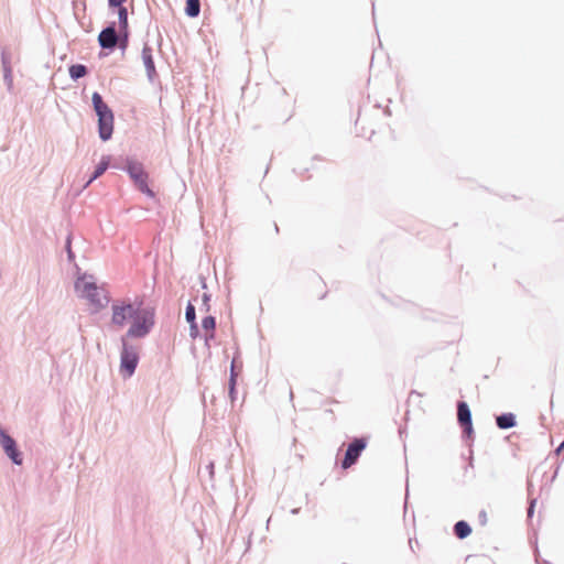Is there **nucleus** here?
Segmentation results:
<instances>
[{
  "instance_id": "obj_10",
  "label": "nucleus",
  "mask_w": 564,
  "mask_h": 564,
  "mask_svg": "<svg viewBox=\"0 0 564 564\" xmlns=\"http://www.w3.org/2000/svg\"><path fill=\"white\" fill-rule=\"evenodd\" d=\"M98 41L104 48H113L118 42V36L113 26L102 30L98 36Z\"/></svg>"
},
{
  "instance_id": "obj_8",
  "label": "nucleus",
  "mask_w": 564,
  "mask_h": 564,
  "mask_svg": "<svg viewBox=\"0 0 564 564\" xmlns=\"http://www.w3.org/2000/svg\"><path fill=\"white\" fill-rule=\"evenodd\" d=\"M0 443L7 453V455L13 460V463L20 465L22 463L21 454L17 449L15 441L6 434L3 431H0Z\"/></svg>"
},
{
  "instance_id": "obj_7",
  "label": "nucleus",
  "mask_w": 564,
  "mask_h": 564,
  "mask_svg": "<svg viewBox=\"0 0 564 564\" xmlns=\"http://www.w3.org/2000/svg\"><path fill=\"white\" fill-rule=\"evenodd\" d=\"M135 313L131 304L115 305L112 307V323L121 327L129 318L134 317Z\"/></svg>"
},
{
  "instance_id": "obj_18",
  "label": "nucleus",
  "mask_w": 564,
  "mask_h": 564,
  "mask_svg": "<svg viewBox=\"0 0 564 564\" xmlns=\"http://www.w3.org/2000/svg\"><path fill=\"white\" fill-rule=\"evenodd\" d=\"M119 10H118V18H119V24H120V29L121 30H127L128 28V12H127V9L124 7H122V4L120 7H118Z\"/></svg>"
},
{
  "instance_id": "obj_21",
  "label": "nucleus",
  "mask_w": 564,
  "mask_h": 564,
  "mask_svg": "<svg viewBox=\"0 0 564 564\" xmlns=\"http://www.w3.org/2000/svg\"><path fill=\"white\" fill-rule=\"evenodd\" d=\"M191 324V327H189V336L195 339L198 337L199 335V329H198V326L196 324V322H193V323H189Z\"/></svg>"
},
{
  "instance_id": "obj_25",
  "label": "nucleus",
  "mask_w": 564,
  "mask_h": 564,
  "mask_svg": "<svg viewBox=\"0 0 564 564\" xmlns=\"http://www.w3.org/2000/svg\"><path fill=\"white\" fill-rule=\"evenodd\" d=\"M562 451H563V447H561V445H560V446L557 447V449H556V453L558 454V453H561Z\"/></svg>"
},
{
  "instance_id": "obj_24",
  "label": "nucleus",
  "mask_w": 564,
  "mask_h": 564,
  "mask_svg": "<svg viewBox=\"0 0 564 564\" xmlns=\"http://www.w3.org/2000/svg\"><path fill=\"white\" fill-rule=\"evenodd\" d=\"M230 381H231V392H232L234 391V387H235V379H234V377H231Z\"/></svg>"
},
{
  "instance_id": "obj_17",
  "label": "nucleus",
  "mask_w": 564,
  "mask_h": 564,
  "mask_svg": "<svg viewBox=\"0 0 564 564\" xmlns=\"http://www.w3.org/2000/svg\"><path fill=\"white\" fill-rule=\"evenodd\" d=\"M87 74L86 66L82 64L72 65L69 67V75L73 79H78Z\"/></svg>"
},
{
  "instance_id": "obj_13",
  "label": "nucleus",
  "mask_w": 564,
  "mask_h": 564,
  "mask_svg": "<svg viewBox=\"0 0 564 564\" xmlns=\"http://www.w3.org/2000/svg\"><path fill=\"white\" fill-rule=\"evenodd\" d=\"M496 422H497V425L503 430L513 427L516 425V419L512 413H507V414L497 416Z\"/></svg>"
},
{
  "instance_id": "obj_14",
  "label": "nucleus",
  "mask_w": 564,
  "mask_h": 564,
  "mask_svg": "<svg viewBox=\"0 0 564 564\" xmlns=\"http://www.w3.org/2000/svg\"><path fill=\"white\" fill-rule=\"evenodd\" d=\"M109 163H110V158L109 156H104L101 159V161L99 162V164L96 166V170H95L93 176L89 178L87 184H90L94 180H96L99 176H101L106 172V170L108 169Z\"/></svg>"
},
{
  "instance_id": "obj_11",
  "label": "nucleus",
  "mask_w": 564,
  "mask_h": 564,
  "mask_svg": "<svg viewBox=\"0 0 564 564\" xmlns=\"http://www.w3.org/2000/svg\"><path fill=\"white\" fill-rule=\"evenodd\" d=\"M142 61L145 66L148 76L153 78L156 75L155 65L152 56V48L145 45L142 50Z\"/></svg>"
},
{
  "instance_id": "obj_5",
  "label": "nucleus",
  "mask_w": 564,
  "mask_h": 564,
  "mask_svg": "<svg viewBox=\"0 0 564 564\" xmlns=\"http://www.w3.org/2000/svg\"><path fill=\"white\" fill-rule=\"evenodd\" d=\"M138 359L139 358L137 351L123 344L120 369L124 376L130 377L134 372L138 365Z\"/></svg>"
},
{
  "instance_id": "obj_23",
  "label": "nucleus",
  "mask_w": 564,
  "mask_h": 564,
  "mask_svg": "<svg viewBox=\"0 0 564 564\" xmlns=\"http://www.w3.org/2000/svg\"><path fill=\"white\" fill-rule=\"evenodd\" d=\"M67 253H68L69 259H73L74 254H73V251L70 248V238L69 237L67 239Z\"/></svg>"
},
{
  "instance_id": "obj_26",
  "label": "nucleus",
  "mask_w": 564,
  "mask_h": 564,
  "mask_svg": "<svg viewBox=\"0 0 564 564\" xmlns=\"http://www.w3.org/2000/svg\"><path fill=\"white\" fill-rule=\"evenodd\" d=\"M561 447H563V448H564V442L561 444Z\"/></svg>"
},
{
  "instance_id": "obj_16",
  "label": "nucleus",
  "mask_w": 564,
  "mask_h": 564,
  "mask_svg": "<svg viewBox=\"0 0 564 564\" xmlns=\"http://www.w3.org/2000/svg\"><path fill=\"white\" fill-rule=\"evenodd\" d=\"M200 3L199 0H186L185 12L188 17L195 18L199 14Z\"/></svg>"
},
{
  "instance_id": "obj_12",
  "label": "nucleus",
  "mask_w": 564,
  "mask_h": 564,
  "mask_svg": "<svg viewBox=\"0 0 564 564\" xmlns=\"http://www.w3.org/2000/svg\"><path fill=\"white\" fill-rule=\"evenodd\" d=\"M203 336L206 343L215 338L216 321L213 316H206L202 321Z\"/></svg>"
},
{
  "instance_id": "obj_22",
  "label": "nucleus",
  "mask_w": 564,
  "mask_h": 564,
  "mask_svg": "<svg viewBox=\"0 0 564 564\" xmlns=\"http://www.w3.org/2000/svg\"><path fill=\"white\" fill-rule=\"evenodd\" d=\"M110 7H120L127 0H108Z\"/></svg>"
},
{
  "instance_id": "obj_20",
  "label": "nucleus",
  "mask_w": 564,
  "mask_h": 564,
  "mask_svg": "<svg viewBox=\"0 0 564 564\" xmlns=\"http://www.w3.org/2000/svg\"><path fill=\"white\" fill-rule=\"evenodd\" d=\"M478 522L481 527H486L488 524V513L486 510H480L478 513Z\"/></svg>"
},
{
  "instance_id": "obj_9",
  "label": "nucleus",
  "mask_w": 564,
  "mask_h": 564,
  "mask_svg": "<svg viewBox=\"0 0 564 564\" xmlns=\"http://www.w3.org/2000/svg\"><path fill=\"white\" fill-rule=\"evenodd\" d=\"M457 420L465 432L470 434L473 431L471 413L466 402H459L457 405Z\"/></svg>"
},
{
  "instance_id": "obj_19",
  "label": "nucleus",
  "mask_w": 564,
  "mask_h": 564,
  "mask_svg": "<svg viewBox=\"0 0 564 564\" xmlns=\"http://www.w3.org/2000/svg\"><path fill=\"white\" fill-rule=\"evenodd\" d=\"M195 307L193 304L188 303L185 311V318L188 323H193L195 322Z\"/></svg>"
},
{
  "instance_id": "obj_3",
  "label": "nucleus",
  "mask_w": 564,
  "mask_h": 564,
  "mask_svg": "<svg viewBox=\"0 0 564 564\" xmlns=\"http://www.w3.org/2000/svg\"><path fill=\"white\" fill-rule=\"evenodd\" d=\"M134 321L128 330V335L131 337H142L149 333L153 325V315L148 312L135 313Z\"/></svg>"
},
{
  "instance_id": "obj_2",
  "label": "nucleus",
  "mask_w": 564,
  "mask_h": 564,
  "mask_svg": "<svg viewBox=\"0 0 564 564\" xmlns=\"http://www.w3.org/2000/svg\"><path fill=\"white\" fill-rule=\"evenodd\" d=\"M94 109L98 116V131L101 140L107 141L111 138L113 132V113L108 105L102 100L99 93H94L91 96Z\"/></svg>"
},
{
  "instance_id": "obj_15",
  "label": "nucleus",
  "mask_w": 564,
  "mask_h": 564,
  "mask_svg": "<svg viewBox=\"0 0 564 564\" xmlns=\"http://www.w3.org/2000/svg\"><path fill=\"white\" fill-rule=\"evenodd\" d=\"M454 532L458 539H465L471 533V529L467 522L458 521L454 525Z\"/></svg>"
},
{
  "instance_id": "obj_1",
  "label": "nucleus",
  "mask_w": 564,
  "mask_h": 564,
  "mask_svg": "<svg viewBox=\"0 0 564 564\" xmlns=\"http://www.w3.org/2000/svg\"><path fill=\"white\" fill-rule=\"evenodd\" d=\"M75 289L79 296L88 301L93 312H98L100 308L107 306L109 302L107 292L86 278L78 279Z\"/></svg>"
},
{
  "instance_id": "obj_6",
  "label": "nucleus",
  "mask_w": 564,
  "mask_h": 564,
  "mask_svg": "<svg viewBox=\"0 0 564 564\" xmlns=\"http://www.w3.org/2000/svg\"><path fill=\"white\" fill-rule=\"evenodd\" d=\"M129 174L142 193H144L149 197H154L153 191L148 186L149 176L140 165L130 166Z\"/></svg>"
},
{
  "instance_id": "obj_4",
  "label": "nucleus",
  "mask_w": 564,
  "mask_h": 564,
  "mask_svg": "<svg viewBox=\"0 0 564 564\" xmlns=\"http://www.w3.org/2000/svg\"><path fill=\"white\" fill-rule=\"evenodd\" d=\"M367 442L365 438H355L348 446L346 451L345 458L341 463L343 468L347 469L352 466L361 452L366 448Z\"/></svg>"
}]
</instances>
